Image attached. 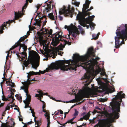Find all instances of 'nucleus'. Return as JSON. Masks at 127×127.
Returning a JSON list of instances; mask_svg holds the SVG:
<instances>
[{
    "label": "nucleus",
    "mask_w": 127,
    "mask_h": 127,
    "mask_svg": "<svg viewBox=\"0 0 127 127\" xmlns=\"http://www.w3.org/2000/svg\"><path fill=\"white\" fill-rule=\"evenodd\" d=\"M93 47L89 48L86 54L80 56L78 54H75L73 57V60H69L68 65L69 69L73 70L81 64H84L83 67L88 70H93L95 64L97 60Z\"/></svg>",
    "instance_id": "obj_1"
},
{
    "label": "nucleus",
    "mask_w": 127,
    "mask_h": 127,
    "mask_svg": "<svg viewBox=\"0 0 127 127\" xmlns=\"http://www.w3.org/2000/svg\"><path fill=\"white\" fill-rule=\"evenodd\" d=\"M116 33L117 36L115 37V47L117 49L125 44V41L127 40V24H122L117 27Z\"/></svg>",
    "instance_id": "obj_2"
},
{
    "label": "nucleus",
    "mask_w": 127,
    "mask_h": 127,
    "mask_svg": "<svg viewBox=\"0 0 127 127\" xmlns=\"http://www.w3.org/2000/svg\"><path fill=\"white\" fill-rule=\"evenodd\" d=\"M122 91L118 93L115 97L114 98L115 99V100L110 103V105L112 108V116H113L114 119H117L119 117V114L118 112H120L121 103L122 101V99L125 97V94H122Z\"/></svg>",
    "instance_id": "obj_3"
},
{
    "label": "nucleus",
    "mask_w": 127,
    "mask_h": 127,
    "mask_svg": "<svg viewBox=\"0 0 127 127\" xmlns=\"http://www.w3.org/2000/svg\"><path fill=\"white\" fill-rule=\"evenodd\" d=\"M74 28H75L74 29H71L69 31V34L67 36L65 35V36H63L62 35V32H59L58 33L56 32V33L54 34L53 35V38L52 41V45L54 46H56L59 43L60 41L62 42L64 41V39L62 38V37L66 38L67 39H69L70 40H73V38H70V35L72 34V36L74 38H75L77 35H78L80 33L77 27L75 26H73Z\"/></svg>",
    "instance_id": "obj_4"
},
{
    "label": "nucleus",
    "mask_w": 127,
    "mask_h": 127,
    "mask_svg": "<svg viewBox=\"0 0 127 127\" xmlns=\"http://www.w3.org/2000/svg\"><path fill=\"white\" fill-rule=\"evenodd\" d=\"M69 61L64 60L60 61L55 63H53L48 68H47L44 71H40V73L44 74L46 72H48L50 70L54 69H58L60 68L61 70L65 71L69 69V65H65L64 64H68Z\"/></svg>",
    "instance_id": "obj_5"
},
{
    "label": "nucleus",
    "mask_w": 127,
    "mask_h": 127,
    "mask_svg": "<svg viewBox=\"0 0 127 127\" xmlns=\"http://www.w3.org/2000/svg\"><path fill=\"white\" fill-rule=\"evenodd\" d=\"M29 56L31 57L30 59V63L29 61H26L23 63L26 67H27L30 63L32 68L37 69L39 65L40 57L38 54L35 51L31 50L29 52Z\"/></svg>",
    "instance_id": "obj_6"
},
{
    "label": "nucleus",
    "mask_w": 127,
    "mask_h": 127,
    "mask_svg": "<svg viewBox=\"0 0 127 127\" xmlns=\"http://www.w3.org/2000/svg\"><path fill=\"white\" fill-rule=\"evenodd\" d=\"M74 11V8L72 7L71 8L70 5H69L67 7L64 6L63 9H61L59 12L60 15L64 14L65 16H69L72 18Z\"/></svg>",
    "instance_id": "obj_7"
},
{
    "label": "nucleus",
    "mask_w": 127,
    "mask_h": 127,
    "mask_svg": "<svg viewBox=\"0 0 127 127\" xmlns=\"http://www.w3.org/2000/svg\"><path fill=\"white\" fill-rule=\"evenodd\" d=\"M22 16V13L21 12L18 11V13L15 12V17L14 19L11 21L9 20L8 21H7L6 22H4L3 25H2L0 27V33H3V30H4V27H5L6 28L7 27H9L10 25V24L14 21L15 20H18L19 18L21 17Z\"/></svg>",
    "instance_id": "obj_8"
},
{
    "label": "nucleus",
    "mask_w": 127,
    "mask_h": 127,
    "mask_svg": "<svg viewBox=\"0 0 127 127\" xmlns=\"http://www.w3.org/2000/svg\"><path fill=\"white\" fill-rule=\"evenodd\" d=\"M90 123H96L97 121L98 123L94 127H110L111 125L107 120H96L95 118H94L93 119L89 120Z\"/></svg>",
    "instance_id": "obj_9"
},
{
    "label": "nucleus",
    "mask_w": 127,
    "mask_h": 127,
    "mask_svg": "<svg viewBox=\"0 0 127 127\" xmlns=\"http://www.w3.org/2000/svg\"><path fill=\"white\" fill-rule=\"evenodd\" d=\"M77 18L79 20V22L80 24L82 26H84L85 23L89 24L92 21L90 18H86L82 14H78L77 16Z\"/></svg>",
    "instance_id": "obj_10"
},
{
    "label": "nucleus",
    "mask_w": 127,
    "mask_h": 127,
    "mask_svg": "<svg viewBox=\"0 0 127 127\" xmlns=\"http://www.w3.org/2000/svg\"><path fill=\"white\" fill-rule=\"evenodd\" d=\"M27 74H28L27 77L28 78L27 80V81L26 82H22V83L24 85H27L28 86H29L30 84H31L35 82H31L35 81L34 78L33 79H31L30 78L31 76H33L34 75H36L37 74L40 75V74L39 72H35L33 71H30L28 73H27Z\"/></svg>",
    "instance_id": "obj_11"
},
{
    "label": "nucleus",
    "mask_w": 127,
    "mask_h": 127,
    "mask_svg": "<svg viewBox=\"0 0 127 127\" xmlns=\"http://www.w3.org/2000/svg\"><path fill=\"white\" fill-rule=\"evenodd\" d=\"M29 86L28 85H24L22 86L21 87V89H22L23 90H24V91L26 93V95L27 97L26 98L25 101H26L30 103L31 101V95L28 94V88Z\"/></svg>",
    "instance_id": "obj_12"
},
{
    "label": "nucleus",
    "mask_w": 127,
    "mask_h": 127,
    "mask_svg": "<svg viewBox=\"0 0 127 127\" xmlns=\"http://www.w3.org/2000/svg\"><path fill=\"white\" fill-rule=\"evenodd\" d=\"M47 0L45 1L44 3H46L47 4V7H45L43 11V13L44 14H45L47 12H48L49 11L51 10V5L50 3H51L53 1L52 0H51L50 1H49L48 2L50 3V4H48L46 3L47 2Z\"/></svg>",
    "instance_id": "obj_13"
},
{
    "label": "nucleus",
    "mask_w": 127,
    "mask_h": 127,
    "mask_svg": "<svg viewBox=\"0 0 127 127\" xmlns=\"http://www.w3.org/2000/svg\"><path fill=\"white\" fill-rule=\"evenodd\" d=\"M64 43L63 44V45L61 43L60 45L57 47V48L58 50H63V48H64L66 44L70 45L71 44V42H68L65 40H64Z\"/></svg>",
    "instance_id": "obj_14"
},
{
    "label": "nucleus",
    "mask_w": 127,
    "mask_h": 127,
    "mask_svg": "<svg viewBox=\"0 0 127 127\" xmlns=\"http://www.w3.org/2000/svg\"><path fill=\"white\" fill-rule=\"evenodd\" d=\"M85 90H86V89L83 90L82 93L80 95L81 98V99H82L85 97L89 98L90 97V94L89 93L86 92Z\"/></svg>",
    "instance_id": "obj_15"
},
{
    "label": "nucleus",
    "mask_w": 127,
    "mask_h": 127,
    "mask_svg": "<svg viewBox=\"0 0 127 127\" xmlns=\"http://www.w3.org/2000/svg\"><path fill=\"white\" fill-rule=\"evenodd\" d=\"M76 100L75 99H74L72 100L69 101L68 102L72 103L75 102L77 101H80V99H81V98L80 96H78L77 97H76Z\"/></svg>",
    "instance_id": "obj_16"
},
{
    "label": "nucleus",
    "mask_w": 127,
    "mask_h": 127,
    "mask_svg": "<svg viewBox=\"0 0 127 127\" xmlns=\"http://www.w3.org/2000/svg\"><path fill=\"white\" fill-rule=\"evenodd\" d=\"M46 106L45 103H43L42 106V110L43 112H44L45 113V114L44 115L45 116H46V115L49 114V111H47L44 109V108H45Z\"/></svg>",
    "instance_id": "obj_17"
},
{
    "label": "nucleus",
    "mask_w": 127,
    "mask_h": 127,
    "mask_svg": "<svg viewBox=\"0 0 127 127\" xmlns=\"http://www.w3.org/2000/svg\"><path fill=\"white\" fill-rule=\"evenodd\" d=\"M20 46V48L19 49V51L21 49V47L23 48V49L24 50V51H26L27 50V46L25 45L24 44H20L19 45Z\"/></svg>",
    "instance_id": "obj_18"
},
{
    "label": "nucleus",
    "mask_w": 127,
    "mask_h": 127,
    "mask_svg": "<svg viewBox=\"0 0 127 127\" xmlns=\"http://www.w3.org/2000/svg\"><path fill=\"white\" fill-rule=\"evenodd\" d=\"M46 118L47 117V127H49V126L50 124V114L46 115V116H45Z\"/></svg>",
    "instance_id": "obj_19"
},
{
    "label": "nucleus",
    "mask_w": 127,
    "mask_h": 127,
    "mask_svg": "<svg viewBox=\"0 0 127 127\" xmlns=\"http://www.w3.org/2000/svg\"><path fill=\"white\" fill-rule=\"evenodd\" d=\"M90 112H91V111H89L86 115L83 116L85 120H87L89 119L90 115Z\"/></svg>",
    "instance_id": "obj_20"
},
{
    "label": "nucleus",
    "mask_w": 127,
    "mask_h": 127,
    "mask_svg": "<svg viewBox=\"0 0 127 127\" xmlns=\"http://www.w3.org/2000/svg\"><path fill=\"white\" fill-rule=\"evenodd\" d=\"M35 21H36L35 24L36 25H38L39 26H41V20H38L37 19L35 18L34 19Z\"/></svg>",
    "instance_id": "obj_21"
},
{
    "label": "nucleus",
    "mask_w": 127,
    "mask_h": 127,
    "mask_svg": "<svg viewBox=\"0 0 127 127\" xmlns=\"http://www.w3.org/2000/svg\"><path fill=\"white\" fill-rule=\"evenodd\" d=\"M26 36L25 37L23 36V37H21L17 42L18 43H19V44L20 45V44H21L20 42H21L24 41L26 39Z\"/></svg>",
    "instance_id": "obj_22"
},
{
    "label": "nucleus",
    "mask_w": 127,
    "mask_h": 127,
    "mask_svg": "<svg viewBox=\"0 0 127 127\" xmlns=\"http://www.w3.org/2000/svg\"><path fill=\"white\" fill-rule=\"evenodd\" d=\"M49 17L52 20H55V18L52 13H51L49 14Z\"/></svg>",
    "instance_id": "obj_23"
},
{
    "label": "nucleus",
    "mask_w": 127,
    "mask_h": 127,
    "mask_svg": "<svg viewBox=\"0 0 127 127\" xmlns=\"http://www.w3.org/2000/svg\"><path fill=\"white\" fill-rule=\"evenodd\" d=\"M20 94L19 95V94H16L15 95V96L17 97V99L20 102H21L22 101V97L20 96Z\"/></svg>",
    "instance_id": "obj_24"
},
{
    "label": "nucleus",
    "mask_w": 127,
    "mask_h": 127,
    "mask_svg": "<svg viewBox=\"0 0 127 127\" xmlns=\"http://www.w3.org/2000/svg\"><path fill=\"white\" fill-rule=\"evenodd\" d=\"M2 93L3 94V95L2 96V100L3 101H10V100L9 99H8V98H6L5 97V95H3V91H2Z\"/></svg>",
    "instance_id": "obj_25"
},
{
    "label": "nucleus",
    "mask_w": 127,
    "mask_h": 127,
    "mask_svg": "<svg viewBox=\"0 0 127 127\" xmlns=\"http://www.w3.org/2000/svg\"><path fill=\"white\" fill-rule=\"evenodd\" d=\"M19 43H18L17 42L15 43V44L10 49V50H13L15 48L17 47V46H19Z\"/></svg>",
    "instance_id": "obj_26"
},
{
    "label": "nucleus",
    "mask_w": 127,
    "mask_h": 127,
    "mask_svg": "<svg viewBox=\"0 0 127 127\" xmlns=\"http://www.w3.org/2000/svg\"><path fill=\"white\" fill-rule=\"evenodd\" d=\"M98 35H96L95 34H93L92 35L93 38L92 39H94L95 40L98 39Z\"/></svg>",
    "instance_id": "obj_27"
},
{
    "label": "nucleus",
    "mask_w": 127,
    "mask_h": 127,
    "mask_svg": "<svg viewBox=\"0 0 127 127\" xmlns=\"http://www.w3.org/2000/svg\"><path fill=\"white\" fill-rule=\"evenodd\" d=\"M23 102L25 104V108H27L28 107H30L29 104L30 103H28V102L26 101L25 100H24Z\"/></svg>",
    "instance_id": "obj_28"
},
{
    "label": "nucleus",
    "mask_w": 127,
    "mask_h": 127,
    "mask_svg": "<svg viewBox=\"0 0 127 127\" xmlns=\"http://www.w3.org/2000/svg\"><path fill=\"white\" fill-rule=\"evenodd\" d=\"M102 70V69L101 68L98 67L97 69H96L95 71V73L96 74H98L99 73L101 72Z\"/></svg>",
    "instance_id": "obj_29"
},
{
    "label": "nucleus",
    "mask_w": 127,
    "mask_h": 127,
    "mask_svg": "<svg viewBox=\"0 0 127 127\" xmlns=\"http://www.w3.org/2000/svg\"><path fill=\"white\" fill-rule=\"evenodd\" d=\"M90 78V76L87 75L86 74H85L84 78H82L81 79L83 80V79H85L87 80L86 81H87V80H88Z\"/></svg>",
    "instance_id": "obj_30"
},
{
    "label": "nucleus",
    "mask_w": 127,
    "mask_h": 127,
    "mask_svg": "<svg viewBox=\"0 0 127 127\" xmlns=\"http://www.w3.org/2000/svg\"><path fill=\"white\" fill-rule=\"evenodd\" d=\"M11 93H10V95H8V96H7V98L8 99H11V98H12L13 97L12 96L13 95H14V94L12 92V91H10Z\"/></svg>",
    "instance_id": "obj_31"
},
{
    "label": "nucleus",
    "mask_w": 127,
    "mask_h": 127,
    "mask_svg": "<svg viewBox=\"0 0 127 127\" xmlns=\"http://www.w3.org/2000/svg\"><path fill=\"white\" fill-rule=\"evenodd\" d=\"M89 5H88L87 4H84L83 5V10H86L89 7Z\"/></svg>",
    "instance_id": "obj_32"
},
{
    "label": "nucleus",
    "mask_w": 127,
    "mask_h": 127,
    "mask_svg": "<svg viewBox=\"0 0 127 127\" xmlns=\"http://www.w3.org/2000/svg\"><path fill=\"white\" fill-rule=\"evenodd\" d=\"M15 107H17L18 108V109H17V108H16H16H14V109H15V110H18V112H19V115H20V117H22V116L21 115H20V114L21 113H20V110H19V108H18V106H17V105H15Z\"/></svg>",
    "instance_id": "obj_33"
},
{
    "label": "nucleus",
    "mask_w": 127,
    "mask_h": 127,
    "mask_svg": "<svg viewBox=\"0 0 127 127\" xmlns=\"http://www.w3.org/2000/svg\"><path fill=\"white\" fill-rule=\"evenodd\" d=\"M76 123V122H73L71 120H69L66 123H65V124H66L67 123H71V124H74Z\"/></svg>",
    "instance_id": "obj_34"
},
{
    "label": "nucleus",
    "mask_w": 127,
    "mask_h": 127,
    "mask_svg": "<svg viewBox=\"0 0 127 127\" xmlns=\"http://www.w3.org/2000/svg\"><path fill=\"white\" fill-rule=\"evenodd\" d=\"M100 74L102 76H104L106 74L105 71L104 69H102L101 71Z\"/></svg>",
    "instance_id": "obj_35"
},
{
    "label": "nucleus",
    "mask_w": 127,
    "mask_h": 127,
    "mask_svg": "<svg viewBox=\"0 0 127 127\" xmlns=\"http://www.w3.org/2000/svg\"><path fill=\"white\" fill-rule=\"evenodd\" d=\"M37 92L39 94V97H42L43 95V93L41 91H38Z\"/></svg>",
    "instance_id": "obj_36"
},
{
    "label": "nucleus",
    "mask_w": 127,
    "mask_h": 127,
    "mask_svg": "<svg viewBox=\"0 0 127 127\" xmlns=\"http://www.w3.org/2000/svg\"><path fill=\"white\" fill-rule=\"evenodd\" d=\"M92 21L90 22L89 24H90V27L91 28L92 27H94L95 26V24L92 22Z\"/></svg>",
    "instance_id": "obj_37"
},
{
    "label": "nucleus",
    "mask_w": 127,
    "mask_h": 127,
    "mask_svg": "<svg viewBox=\"0 0 127 127\" xmlns=\"http://www.w3.org/2000/svg\"><path fill=\"white\" fill-rule=\"evenodd\" d=\"M115 91V89L114 88H112V89H111L109 90V92L110 93H112L114 92Z\"/></svg>",
    "instance_id": "obj_38"
},
{
    "label": "nucleus",
    "mask_w": 127,
    "mask_h": 127,
    "mask_svg": "<svg viewBox=\"0 0 127 127\" xmlns=\"http://www.w3.org/2000/svg\"><path fill=\"white\" fill-rule=\"evenodd\" d=\"M75 113L74 114V116L76 117V116L78 115V111H77V109H75Z\"/></svg>",
    "instance_id": "obj_39"
},
{
    "label": "nucleus",
    "mask_w": 127,
    "mask_h": 127,
    "mask_svg": "<svg viewBox=\"0 0 127 127\" xmlns=\"http://www.w3.org/2000/svg\"><path fill=\"white\" fill-rule=\"evenodd\" d=\"M12 96L13 97L12 98H11V99H10V100L11 99H12V101L11 102H10L9 103V104H12V103H13V102H14V100H15V99L14 98V95H12Z\"/></svg>",
    "instance_id": "obj_40"
},
{
    "label": "nucleus",
    "mask_w": 127,
    "mask_h": 127,
    "mask_svg": "<svg viewBox=\"0 0 127 127\" xmlns=\"http://www.w3.org/2000/svg\"><path fill=\"white\" fill-rule=\"evenodd\" d=\"M10 104L9 103L7 105L6 107L5 110V111H6L7 110H9L10 109V107L9 106V105Z\"/></svg>",
    "instance_id": "obj_41"
},
{
    "label": "nucleus",
    "mask_w": 127,
    "mask_h": 127,
    "mask_svg": "<svg viewBox=\"0 0 127 127\" xmlns=\"http://www.w3.org/2000/svg\"><path fill=\"white\" fill-rule=\"evenodd\" d=\"M12 85L10 84L9 83V86H11V87H15V85L14 83H12Z\"/></svg>",
    "instance_id": "obj_42"
},
{
    "label": "nucleus",
    "mask_w": 127,
    "mask_h": 127,
    "mask_svg": "<svg viewBox=\"0 0 127 127\" xmlns=\"http://www.w3.org/2000/svg\"><path fill=\"white\" fill-rule=\"evenodd\" d=\"M73 26H74V25H73V29H75V28H73ZM64 28L65 29H67V30H68V31L71 30V29L70 30H69V28H68V27L66 25H65V27H64ZM72 29H71V30Z\"/></svg>",
    "instance_id": "obj_43"
},
{
    "label": "nucleus",
    "mask_w": 127,
    "mask_h": 127,
    "mask_svg": "<svg viewBox=\"0 0 127 127\" xmlns=\"http://www.w3.org/2000/svg\"><path fill=\"white\" fill-rule=\"evenodd\" d=\"M6 79V83L8 85V86H9V83L10 84V81L8 80V81H7L8 80L7 79Z\"/></svg>",
    "instance_id": "obj_44"
},
{
    "label": "nucleus",
    "mask_w": 127,
    "mask_h": 127,
    "mask_svg": "<svg viewBox=\"0 0 127 127\" xmlns=\"http://www.w3.org/2000/svg\"><path fill=\"white\" fill-rule=\"evenodd\" d=\"M91 1H89L88 0H86V4H87L88 5H89L90 4V3Z\"/></svg>",
    "instance_id": "obj_45"
},
{
    "label": "nucleus",
    "mask_w": 127,
    "mask_h": 127,
    "mask_svg": "<svg viewBox=\"0 0 127 127\" xmlns=\"http://www.w3.org/2000/svg\"><path fill=\"white\" fill-rule=\"evenodd\" d=\"M107 100L106 99L101 98L100 99V101L102 102H105Z\"/></svg>",
    "instance_id": "obj_46"
},
{
    "label": "nucleus",
    "mask_w": 127,
    "mask_h": 127,
    "mask_svg": "<svg viewBox=\"0 0 127 127\" xmlns=\"http://www.w3.org/2000/svg\"><path fill=\"white\" fill-rule=\"evenodd\" d=\"M42 4H38L36 6V8H37V10L41 6Z\"/></svg>",
    "instance_id": "obj_47"
},
{
    "label": "nucleus",
    "mask_w": 127,
    "mask_h": 127,
    "mask_svg": "<svg viewBox=\"0 0 127 127\" xmlns=\"http://www.w3.org/2000/svg\"><path fill=\"white\" fill-rule=\"evenodd\" d=\"M80 3L79 2H77L76 1V2H75V3L74 4V5H75L76 6H77L78 7L79 6V5L80 4Z\"/></svg>",
    "instance_id": "obj_48"
},
{
    "label": "nucleus",
    "mask_w": 127,
    "mask_h": 127,
    "mask_svg": "<svg viewBox=\"0 0 127 127\" xmlns=\"http://www.w3.org/2000/svg\"><path fill=\"white\" fill-rule=\"evenodd\" d=\"M82 15L85 17L87 15V13H86V12H85L84 11L83 12V13Z\"/></svg>",
    "instance_id": "obj_49"
},
{
    "label": "nucleus",
    "mask_w": 127,
    "mask_h": 127,
    "mask_svg": "<svg viewBox=\"0 0 127 127\" xmlns=\"http://www.w3.org/2000/svg\"><path fill=\"white\" fill-rule=\"evenodd\" d=\"M95 17V16L93 15H92L90 17H88V18H90L91 19V20H92V21H93V20L92 19L94 18Z\"/></svg>",
    "instance_id": "obj_50"
},
{
    "label": "nucleus",
    "mask_w": 127,
    "mask_h": 127,
    "mask_svg": "<svg viewBox=\"0 0 127 127\" xmlns=\"http://www.w3.org/2000/svg\"><path fill=\"white\" fill-rule=\"evenodd\" d=\"M34 121H35V124L37 125V127H39V126H38V125L39 124V122H38V121H37V122L35 120V119H34Z\"/></svg>",
    "instance_id": "obj_51"
},
{
    "label": "nucleus",
    "mask_w": 127,
    "mask_h": 127,
    "mask_svg": "<svg viewBox=\"0 0 127 127\" xmlns=\"http://www.w3.org/2000/svg\"><path fill=\"white\" fill-rule=\"evenodd\" d=\"M59 20L60 21H62L63 20V17L60 16H59Z\"/></svg>",
    "instance_id": "obj_52"
},
{
    "label": "nucleus",
    "mask_w": 127,
    "mask_h": 127,
    "mask_svg": "<svg viewBox=\"0 0 127 127\" xmlns=\"http://www.w3.org/2000/svg\"><path fill=\"white\" fill-rule=\"evenodd\" d=\"M72 3L74 5L75 2H76V0H72Z\"/></svg>",
    "instance_id": "obj_53"
},
{
    "label": "nucleus",
    "mask_w": 127,
    "mask_h": 127,
    "mask_svg": "<svg viewBox=\"0 0 127 127\" xmlns=\"http://www.w3.org/2000/svg\"><path fill=\"white\" fill-rule=\"evenodd\" d=\"M97 111L95 110H94L93 112H92L93 115H94L96 113V112H97Z\"/></svg>",
    "instance_id": "obj_54"
},
{
    "label": "nucleus",
    "mask_w": 127,
    "mask_h": 127,
    "mask_svg": "<svg viewBox=\"0 0 127 127\" xmlns=\"http://www.w3.org/2000/svg\"><path fill=\"white\" fill-rule=\"evenodd\" d=\"M45 32H44V33L45 34H46L47 32H49V31L47 29H45Z\"/></svg>",
    "instance_id": "obj_55"
},
{
    "label": "nucleus",
    "mask_w": 127,
    "mask_h": 127,
    "mask_svg": "<svg viewBox=\"0 0 127 127\" xmlns=\"http://www.w3.org/2000/svg\"><path fill=\"white\" fill-rule=\"evenodd\" d=\"M52 29H50L49 32H49V33L50 34H52Z\"/></svg>",
    "instance_id": "obj_56"
},
{
    "label": "nucleus",
    "mask_w": 127,
    "mask_h": 127,
    "mask_svg": "<svg viewBox=\"0 0 127 127\" xmlns=\"http://www.w3.org/2000/svg\"><path fill=\"white\" fill-rule=\"evenodd\" d=\"M62 53V54H63L64 53V52H62L61 51H59V52L58 53V54L59 55H60L61 56H62V55L61 54V53Z\"/></svg>",
    "instance_id": "obj_57"
},
{
    "label": "nucleus",
    "mask_w": 127,
    "mask_h": 127,
    "mask_svg": "<svg viewBox=\"0 0 127 127\" xmlns=\"http://www.w3.org/2000/svg\"><path fill=\"white\" fill-rule=\"evenodd\" d=\"M21 117V118H20V117H19V120L20 121H23V119L22 118V117Z\"/></svg>",
    "instance_id": "obj_58"
},
{
    "label": "nucleus",
    "mask_w": 127,
    "mask_h": 127,
    "mask_svg": "<svg viewBox=\"0 0 127 127\" xmlns=\"http://www.w3.org/2000/svg\"><path fill=\"white\" fill-rule=\"evenodd\" d=\"M15 124L14 122H13V124L12 125V126H9L8 127H14Z\"/></svg>",
    "instance_id": "obj_59"
},
{
    "label": "nucleus",
    "mask_w": 127,
    "mask_h": 127,
    "mask_svg": "<svg viewBox=\"0 0 127 127\" xmlns=\"http://www.w3.org/2000/svg\"><path fill=\"white\" fill-rule=\"evenodd\" d=\"M6 114L5 111H4L3 112V114L2 115V117L4 116H5V115Z\"/></svg>",
    "instance_id": "obj_60"
},
{
    "label": "nucleus",
    "mask_w": 127,
    "mask_h": 127,
    "mask_svg": "<svg viewBox=\"0 0 127 127\" xmlns=\"http://www.w3.org/2000/svg\"><path fill=\"white\" fill-rule=\"evenodd\" d=\"M86 24V23H85V25H84V26H83V27H85V26H86L87 27V29H88L89 28V26L88 25H87Z\"/></svg>",
    "instance_id": "obj_61"
},
{
    "label": "nucleus",
    "mask_w": 127,
    "mask_h": 127,
    "mask_svg": "<svg viewBox=\"0 0 127 127\" xmlns=\"http://www.w3.org/2000/svg\"><path fill=\"white\" fill-rule=\"evenodd\" d=\"M84 119V117H83V118H81L79 120H78L79 121H83Z\"/></svg>",
    "instance_id": "obj_62"
},
{
    "label": "nucleus",
    "mask_w": 127,
    "mask_h": 127,
    "mask_svg": "<svg viewBox=\"0 0 127 127\" xmlns=\"http://www.w3.org/2000/svg\"><path fill=\"white\" fill-rule=\"evenodd\" d=\"M22 54H23L24 55H25V56H26V55L27 56V53L26 52H22Z\"/></svg>",
    "instance_id": "obj_63"
},
{
    "label": "nucleus",
    "mask_w": 127,
    "mask_h": 127,
    "mask_svg": "<svg viewBox=\"0 0 127 127\" xmlns=\"http://www.w3.org/2000/svg\"><path fill=\"white\" fill-rule=\"evenodd\" d=\"M60 113V114H63V112L61 110H58Z\"/></svg>",
    "instance_id": "obj_64"
}]
</instances>
